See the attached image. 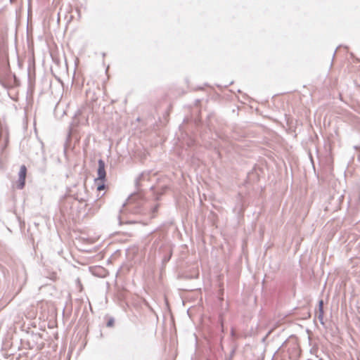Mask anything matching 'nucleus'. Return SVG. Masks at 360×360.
<instances>
[{
	"mask_svg": "<svg viewBox=\"0 0 360 360\" xmlns=\"http://www.w3.org/2000/svg\"><path fill=\"white\" fill-rule=\"evenodd\" d=\"M27 175V167L25 165H22L19 172V179L18 188L22 189L24 188L25 184V178Z\"/></svg>",
	"mask_w": 360,
	"mask_h": 360,
	"instance_id": "obj_2",
	"label": "nucleus"
},
{
	"mask_svg": "<svg viewBox=\"0 0 360 360\" xmlns=\"http://www.w3.org/2000/svg\"><path fill=\"white\" fill-rule=\"evenodd\" d=\"M170 256H171V255H169V257L167 259L166 261L169 260Z\"/></svg>",
	"mask_w": 360,
	"mask_h": 360,
	"instance_id": "obj_7",
	"label": "nucleus"
},
{
	"mask_svg": "<svg viewBox=\"0 0 360 360\" xmlns=\"http://www.w3.org/2000/svg\"><path fill=\"white\" fill-rule=\"evenodd\" d=\"M56 274H54L51 277V279L54 280V279H56Z\"/></svg>",
	"mask_w": 360,
	"mask_h": 360,
	"instance_id": "obj_6",
	"label": "nucleus"
},
{
	"mask_svg": "<svg viewBox=\"0 0 360 360\" xmlns=\"http://www.w3.org/2000/svg\"><path fill=\"white\" fill-rule=\"evenodd\" d=\"M105 181H99L98 182H96L97 184V190L98 191H103L105 188Z\"/></svg>",
	"mask_w": 360,
	"mask_h": 360,
	"instance_id": "obj_4",
	"label": "nucleus"
},
{
	"mask_svg": "<svg viewBox=\"0 0 360 360\" xmlns=\"http://www.w3.org/2000/svg\"><path fill=\"white\" fill-rule=\"evenodd\" d=\"M318 319L320 321V322L323 324V301L321 300L319 302V311H318Z\"/></svg>",
	"mask_w": 360,
	"mask_h": 360,
	"instance_id": "obj_3",
	"label": "nucleus"
},
{
	"mask_svg": "<svg viewBox=\"0 0 360 360\" xmlns=\"http://www.w3.org/2000/svg\"><path fill=\"white\" fill-rule=\"evenodd\" d=\"M106 172L105 169V162L102 160H98V177L95 179V182L99 181H105Z\"/></svg>",
	"mask_w": 360,
	"mask_h": 360,
	"instance_id": "obj_1",
	"label": "nucleus"
},
{
	"mask_svg": "<svg viewBox=\"0 0 360 360\" xmlns=\"http://www.w3.org/2000/svg\"><path fill=\"white\" fill-rule=\"evenodd\" d=\"M114 324V320L113 319H110L108 321L107 323V326H112Z\"/></svg>",
	"mask_w": 360,
	"mask_h": 360,
	"instance_id": "obj_5",
	"label": "nucleus"
}]
</instances>
